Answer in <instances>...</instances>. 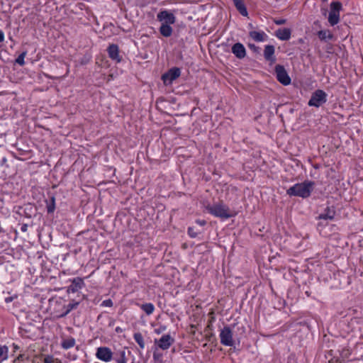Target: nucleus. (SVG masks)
Masks as SVG:
<instances>
[{
	"label": "nucleus",
	"mask_w": 363,
	"mask_h": 363,
	"mask_svg": "<svg viewBox=\"0 0 363 363\" xmlns=\"http://www.w3.org/2000/svg\"><path fill=\"white\" fill-rule=\"evenodd\" d=\"M314 185L315 183L313 182L306 180L290 187L287 189L286 194L290 196H298L306 199L311 196Z\"/></svg>",
	"instance_id": "1"
},
{
	"label": "nucleus",
	"mask_w": 363,
	"mask_h": 363,
	"mask_svg": "<svg viewBox=\"0 0 363 363\" xmlns=\"http://www.w3.org/2000/svg\"><path fill=\"white\" fill-rule=\"evenodd\" d=\"M206 208L208 213L221 219H228L233 216V213L230 212L228 206L223 202H219L213 205H208Z\"/></svg>",
	"instance_id": "2"
},
{
	"label": "nucleus",
	"mask_w": 363,
	"mask_h": 363,
	"mask_svg": "<svg viewBox=\"0 0 363 363\" xmlns=\"http://www.w3.org/2000/svg\"><path fill=\"white\" fill-rule=\"evenodd\" d=\"M326 101L327 94L323 90L317 89L312 94L308 104L310 106L318 108Z\"/></svg>",
	"instance_id": "3"
},
{
	"label": "nucleus",
	"mask_w": 363,
	"mask_h": 363,
	"mask_svg": "<svg viewBox=\"0 0 363 363\" xmlns=\"http://www.w3.org/2000/svg\"><path fill=\"white\" fill-rule=\"evenodd\" d=\"M219 337L223 345L228 347L234 346L233 333L230 326L226 325L220 330Z\"/></svg>",
	"instance_id": "4"
},
{
	"label": "nucleus",
	"mask_w": 363,
	"mask_h": 363,
	"mask_svg": "<svg viewBox=\"0 0 363 363\" xmlns=\"http://www.w3.org/2000/svg\"><path fill=\"white\" fill-rule=\"evenodd\" d=\"M275 73L277 80L283 85H289L291 83V78L289 76L284 66L277 65L275 66Z\"/></svg>",
	"instance_id": "5"
},
{
	"label": "nucleus",
	"mask_w": 363,
	"mask_h": 363,
	"mask_svg": "<svg viewBox=\"0 0 363 363\" xmlns=\"http://www.w3.org/2000/svg\"><path fill=\"white\" fill-rule=\"evenodd\" d=\"M342 9V4L339 1L332 2L330 4V11L328 16L329 23H338L340 20V11Z\"/></svg>",
	"instance_id": "6"
},
{
	"label": "nucleus",
	"mask_w": 363,
	"mask_h": 363,
	"mask_svg": "<svg viewBox=\"0 0 363 363\" xmlns=\"http://www.w3.org/2000/svg\"><path fill=\"white\" fill-rule=\"evenodd\" d=\"M180 74V69L178 67H173L162 75V79L165 84H170L174 80L178 78Z\"/></svg>",
	"instance_id": "7"
},
{
	"label": "nucleus",
	"mask_w": 363,
	"mask_h": 363,
	"mask_svg": "<svg viewBox=\"0 0 363 363\" xmlns=\"http://www.w3.org/2000/svg\"><path fill=\"white\" fill-rule=\"evenodd\" d=\"M96 356L99 359L108 362L112 359L113 352L107 347H101L97 349Z\"/></svg>",
	"instance_id": "8"
},
{
	"label": "nucleus",
	"mask_w": 363,
	"mask_h": 363,
	"mask_svg": "<svg viewBox=\"0 0 363 363\" xmlns=\"http://www.w3.org/2000/svg\"><path fill=\"white\" fill-rule=\"evenodd\" d=\"M174 338L172 337L170 335L167 334L162 335L158 340H155V344L160 349L165 350L170 347V346L174 343Z\"/></svg>",
	"instance_id": "9"
},
{
	"label": "nucleus",
	"mask_w": 363,
	"mask_h": 363,
	"mask_svg": "<svg viewBox=\"0 0 363 363\" xmlns=\"http://www.w3.org/2000/svg\"><path fill=\"white\" fill-rule=\"evenodd\" d=\"M85 286L84 280L80 277L74 278L67 288V293H76Z\"/></svg>",
	"instance_id": "10"
},
{
	"label": "nucleus",
	"mask_w": 363,
	"mask_h": 363,
	"mask_svg": "<svg viewBox=\"0 0 363 363\" xmlns=\"http://www.w3.org/2000/svg\"><path fill=\"white\" fill-rule=\"evenodd\" d=\"M157 19L161 23H174L175 16L169 11H162L157 14Z\"/></svg>",
	"instance_id": "11"
},
{
	"label": "nucleus",
	"mask_w": 363,
	"mask_h": 363,
	"mask_svg": "<svg viewBox=\"0 0 363 363\" xmlns=\"http://www.w3.org/2000/svg\"><path fill=\"white\" fill-rule=\"evenodd\" d=\"M107 52L108 54V57L113 60H116L117 62H121V57L119 55V48L118 46L116 44H111L107 49Z\"/></svg>",
	"instance_id": "12"
},
{
	"label": "nucleus",
	"mask_w": 363,
	"mask_h": 363,
	"mask_svg": "<svg viewBox=\"0 0 363 363\" xmlns=\"http://www.w3.org/2000/svg\"><path fill=\"white\" fill-rule=\"evenodd\" d=\"M232 52L239 59H242L246 55V50L240 43H237L233 45Z\"/></svg>",
	"instance_id": "13"
},
{
	"label": "nucleus",
	"mask_w": 363,
	"mask_h": 363,
	"mask_svg": "<svg viewBox=\"0 0 363 363\" xmlns=\"http://www.w3.org/2000/svg\"><path fill=\"white\" fill-rule=\"evenodd\" d=\"M274 46L272 45H267L265 46L264 50V57L266 60L269 62H275L276 58L274 57Z\"/></svg>",
	"instance_id": "14"
},
{
	"label": "nucleus",
	"mask_w": 363,
	"mask_h": 363,
	"mask_svg": "<svg viewBox=\"0 0 363 363\" xmlns=\"http://www.w3.org/2000/svg\"><path fill=\"white\" fill-rule=\"evenodd\" d=\"M335 215V211L333 207H327L324 212L320 213L318 219L319 220H333Z\"/></svg>",
	"instance_id": "15"
},
{
	"label": "nucleus",
	"mask_w": 363,
	"mask_h": 363,
	"mask_svg": "<svg viewBox=\"0 0 363 363\" xmlns=\"http://www.w3.org/2000/svg\"><path fill=\"white\" fill-rule=\"evenodd\" d=\"M275 35L281 40H287L291 37V30L289 28H279L276 30Z\"/></svg>",
	"instance_id": "16"
},
{
	"label": "nucleus",
	"mask_w": 363,
	"mask_h": 363,
	"mask_svg": "<svg viewBox=\"0 0 363 363\" xmlns=\"http://www.w3.org/2000/svg\"><path fill=\"white\" fill-rule=\"evenodd\" d=\"M236 9L242 16H247V11L243 0H233Z\"/></svg>",
	"instance_id": "17"
},
{
	"label": "nucleus",
	"mask_w": 363,
	"mask_h": 363,
	"mask_svg": "<svg viewBox=\"0 0 363 363\" xmlns=\"http://www.w3.org/2000/svg\"><path fill=\"white\" fill-rule=\"evenodd\" d=\"M318 35L320 40L323 41H328L333 38V35L328 30L318 31Z\"/></svg>",
	"instance_id": "18"
},
{
	"label": "nucleus",
	"mask_w": 363,
	"mask_h": 363,
	"mask_svg": "<svg viewBox=\"0 0 363 363\" xmlns=\"http://www.w3.org/2000/svg\"><path fill=\"white\" fill-rule=\"evenodd\" d=\"M160 32L163 36L169 37L172 35V28L170 24H161Z\"/></svg>",
	"instance_id": "19"
},
{
	"label": "nucleus",
	"mask_w": 363,
	"mask_h": 363,
	"mask_svg": "<svg viewBox=\"0 0 363 363\" xmlns=\"http://www.w3.org/2000/svg\"><path fill=\"white\" fill-rule=\"evenodd\" d=\"M75 340L74 337H69L67 339H64L61 343V346L65 350H68L69 348L73 347L75 345Z\"/></svg>",
	"instance_id": "20"
},
{
	"label": "nucleus",
	"mask_w": 363,
	"mask_h": 363,
	"mask_svg": "<svg viewBox=\"0 0 363 363\" xmlns=\"http://www.w3.org/2000/svg\"><path fill=\"white\" fill-rule=\"evenodd\" d=\"M113 359L117 363H126L127 359L125 357V352L124 350H120L118 352L115 354V356L113 357Z\"/></svg>",
	"instance_id": "21"
},
{
	"label": "nucleus",
	"mask_w": 363,
	"mask_h": 363,
	"mask_svg": "<svg viewBox=\"0 0 363 363\" xmlns=\"http://www.w3.org/2000/svg\"><path fill=\"white\" fill-rule=\"evenodd\" d=\"M140 308L146 313L147 315H150L153 313L155 311V306L152 303H145L140 306Z\"/></svg>",
	"instance_id": "22"
},
{
	"label": "nucleus",
	"mask_w": 363,
	"mask_h": 363,
	"mask_svg": "<svg viewBox=\"0 0 363 363\" xmlns=\"http://www.w3.org/2000/svg\"><path fill=\"white\" fill-rule=\"evenodd\" d=\"M46 208L48 213H52L55 210V198L54 196L50 197V201L46 200Z\"/></svg>",
	"instance_id": "23"
},
{
	"label": "nucleus",
	"mask_w": 363,
	"mask_h": 363,
	"mask_svg": "<svg viewBox=\"0 0 363 363\" xmlns=\"http://www.w3.org/2000/svg\"><path fill=\"white\" fill-rule=\"evenodd\" d=\"M264 32L251 31L250 32V36L257 42H262L264 40Z\"/></svg>",
	"instance_id": "24"
},
{
	"label": "nucleus",
	"mask_w": 363,
	"mask_h": 363,
	"mask_svg": "<svg viewBox=\"0 0 363 363\" xmlns=\"http://www.w3.org/2000/svg\"><path fill=\"white\" fill-rule=\"evenodd\" d=\"M79 302H77V301H72L71 303H69L66 307H67V310L65 311V312L64 313H62L60 316L61 317H65L66 316L68 313H70V311H72V310L74 309H76L77 308V306H79Z\"/></svg>",
	"instance_id": "25"
},
{
	"label": "nucleus",
	"mask_w": 363,
	"mask_h": 363,
	"mask_svg": "<svg viewBox=\"0 0 363 363\" xmlns=\"http://www.w3.org/2000/svg\"><path fill=\"white\" fill-rule=\"evenodd\" d=\"M135 341L138 344L140 349L145 348V341L143 335L140 333H136L133 335Z\"/></svg>",
	"instance_id": "26"
},
{
	"label": "nucleus",
	"mask_w": 363,
	"mask_h": 363,
	"mask_svg": "<svg viewBox=\"0 0 363 363\" xmlns=\"http://www.w3.org/2000/svg\"><path fill=\"white\" fill-rule=\"evenodd\" d=\"M26 54L27 52L25 51V52H23L21 55H18V57L16 58V62L21 65V66H23L25 65V61H24V59L26 56Z\"/></svg>",
	"instance_id": "27"
},
{
	"label": "nucleus",
	"mask_w": 363,
	"mask_h": 363,
	"mask_svg": "<svg viewBox=\"0 0 363 363\" xmlns=\"http://www.w3.org/2000/svg\"><path fill=\"white\" fill-rule=\"evenodd\" d=\"M350 354H351V352H350V350L348 348L342 349L341 352H340V356L343 359L348 358Z\"/></svg>",
	"instance_id": "28"
},
{
	"label": "nucleus",
	"mask_w": 363,
	"mask_h": 363,
	"mask_svg": "<svg viewBox=\"0 0 363 363\" xmlns=\"http://www.w3.org/2000/svg\"><path fill=\"white\" fill-rule=\"evenodd\" d=\"M188 234L191 238H196L198 235L199 233L196 232L193 227H189L188 228Z\"/></svg>",
	"instance_id": "29"
},
{
	"label": "nucleus",
	"mask_w": 363,
	"mask_h": 363,
	"mask_svg": "<svg viewBox=\"0 0 363 363\" xmlns=\"http://www.w3.org/2000/svg\"><path fill=\"white\" fill-rule=\"evenodd\" d=\"M102 306H106V307H111L113 306V302L111 299L104 300L102 302Z\"/></svg>",
	"instance_id": "30"
},
{
	"label": "nucleus",
	"mask_w": 363,
	"mask_h": 363,
	"mask_svg": "<svg viewBox=\"0 0 363 363\" xmlns=\"http://www.w3.org/2000/svg\"><path fill=\"white\" fill-rule=\"evenodd\" d=\"M43 362L44 363H53L54 362L53 357L52 356H50V355L46 356L44 358Z\"/></svg>",
	"instance_id": "31"
},
{
	"label": "nucleus",
	"mask_w": 363,
	"mask_h": 363,
	"mask_svg": "<svg viewBox=\"0 0 363 363\" xmlns=\"http://www.w3.org/2000/svg\"><path fill=\"white\" fill-rule=\"evenodd\" d=\"M113 28H114V24L112 23L106 24L104 26V29H110L111 30H112Z\"/></svg>",
	"instance_id": "32"
},
{
	"label": "nucleus",
	"mask_w": 363,
	"mask_h": 363,
	"mask_svg": "<svg viewBox=\"0 0 363 363\" xmlns=\"http://www.w3.org/2000/svg\"><path fill=\"white\" fill-rule=\"evenodd\" d=\"M161 354H159L157 352H154L153 353V358L155 360H159V359L161 357Z\"/></svg>",
	"instance_id": "33"
},
{
	"label": "nucleus",
	"mask_w": 363,
	"mask_h": 363,
	"mask_svg": "<svg viewBox=\"0 0 363 363\" xmlns=\"http://www.w3.org/2000/svg\"><path fill=\"white\" fill-rule=\"evenodd\" d=\"M196 223L201 226L205 225L206 223V220H196Z\"/></svg>",
	"instance_id": "34"
},
{
	"label": "nucleus",
	"mask_w": 363,
	"mask_h": 363,
	"mask_svg": "<svg viewBox=\"0 0 363 363\" xmlns=\"http://www.w3.org/2000/svg\"><path fill=\"white\" fill-rule=\"evenodd\" d=\"M28 230V225L27 224H23L21 228V230L22 232H26Z\"/></svg>",
	"instance_id": "35"
},
{
	"label": "nucleus",
	"mask_w": 363,
	"mask_h": 363,
	"mask_svg": "<svg viewBox=\"0 0 363 363\" xmlns=\"http://www.w3.org/2000/svg\"><path fill=\"white\" fill-rule=\"evenodd\" d=\"M4 40V33L2 30H0V43Z\"/></svg>",
	"instance_id": "36"
},
{
	"label": "nucleus",
	"mask_w": 363,
	"mask_h": 363,
	"mask_svg": "<svg viewBox=\"0 0 363 363\" xmlns=\"http://www.w3.org/2000/svg\"><path fill=\"white\" fill-rule=\"evenodd\" d=\"M274 23H286V20L285 19H280V20H278V21H275Z\"/></svg>",
	"instance_id": "37"
},
{
	"label": "nucleus",
	"mask_w": 363,
	"mask_h": 363,
	"mask_svg": "<svg viewBox=\"0 0 363 363\" xmlns=\"http://www.w3.org/2000/svg\"><path fill=\"white\" fill-rule=\"evenodd\" d=\"M123 330L120 328V327H117L116 328V333H122Z\"/></svg>",
	"instance_id": "38"
},
{
	"label": "nucleus",
	"mask_w": 363,
	"mask_h": 363,
	"mask_svg": "<svg viewBox=\"0 0 363 363\" xmlns=\"http://www.w3.org/2000/svg\"><path fill=\"white\" fill-rule=\"evenodd\" d=\"M5 301L6 303H9L12 301V298H11V297L6 298Z\"/></svg>",
	"instance_id": "39"
},
{
	"label": "nucleus",
	"mask_w": 363,
	"mask_h": 363,
	"mask_svg": "<svg viewBox=\"0 0 363 363\" xmlns=\"http://www.w3.org/2000/svg\"><path fill=\"white\" fill-rule=\"evenodd\" d=\"M156 332H157V333H160L161 332V330H156Z\"/></svg>",
	"instance_id": "40"
},
{
	"label": "nucleus",
	"mask_w": 363,
	"mask_h": 363,
	"mask_svg": "<svg viewBox=\"0 0 363 363\" xmlns=\"http://www.w3.org/2000/svg\"><path fill=\"white\" fill-rule=\"evenodd\" d=\"M156 332H157V333H160L161 332V330H156Z\"/></svg>",
	"instance_id": "41"
},
{
	"label": "nucleus",
	"mask_w": 363,
	"mask_h": 363,
	"mask_svg": "<svg viewBox=\"0 0 363 363\" xmlns=\"http://www.w3.org/2000/svg\"><path fill=\"white\" fill-rule=\"evenodd\" d=\"M14 347H15V349H18V347L16 346V345H15Z\"/></svg>",
	"instance_id": "42"
},
{
	"label": "nucleus",
	"mask_w": 363,
	"mask_h": 363,
	"mask_svg": "<svg viewBox=\"0 0 363 363\" xmlns=\"http://www.w3.org/2000/svg\"><path fill=\"white\" fill-rule=\"evenodd\" d=\"M22 356L20 355L19 357H18V359H20V358Z\"/></svg>",
	"instance_id": "43"
}]
</instances>
